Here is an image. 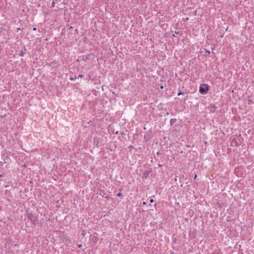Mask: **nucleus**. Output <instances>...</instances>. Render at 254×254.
<instances>
[{
	"label": "nucleus",
	"mask_w": 254,
	"mask_h": 254,
	"mask_svg": "<svg viewBox=\"0 0 254 254\" xmlns=\"http://www.w3.org/2000/svg\"><path fill=\"white\" fill-rule=\"evenodd\" d=\"M76 78H77L76 76H74L73 77H70L69 79L71 81H73V80H75Z\"/></svg>",
	"instance_id": "nucleus-10"
},
{
	"label": "nucleus",
	"mask_w": 254,
	"mask_h": 254,
	"mask_svg": "<svg viewBox=\"0 0 254 254\" xmlns=\"http://www.w3.org/2000/svg\"><path fill=\"white\" fill-rule=\"evenodd\" d=\"M26 49L24 48L23 49H22V50H21L20 51H19V56L20 57H23L24 56V55L26 53Z\"/></svg>",
	"instance_id": "nucleus-7"
},
{
	"label": "nucleus",
	"mask_w": 254,
	"mask_h": 254,
	"mask_svg": "<svg viewBox=\"0 0 254 254\" xmlns=\"http://www.w3.org/2000/svg\"><path fill=\"white\" fill-rule=\"evenodd\" d=\"M117 195L118 196H119V197H122L123 196V195H122V193L121 192H119Z\"/></svg>",
	"instance_id": "nucleus-13"
},
{
	"label": "nucleus",
	"mask_w": 254,
	"mask_h": 254,
	"mask_svg": "<svg viewBox=\"0 0 254 254\" xmlns=\"http://www.w3.org/2000/svg\"><path fill=\"white\" fill-rule=\"evenodd\" d=\"M154 201V200L153 199L151 198V199H150V203H153Z\"/></svg>",
	"instance_id": "nucleus-17"
},
{
	"label": "nucleus",
	"mask_w": 254,
	"mask_h": 254,
	"mask_svg": "<svg viewBox=\"0 0 254 254\" xmlns=\"http://www.w3.org/2000/svg\"><path fill=\"white\" fill-rule=\"evenodd\" d=\"M177 120L176 119H171L170 121V124L171 126H172L176 122Z\"/></svg>",
	"instance_id": "nucleus-8"
},
{
	"label": "nucleus",
	"mask_w": 254,
	"mask_h": 254,
	"mask_svg": "<svg viewBox=\"0 0 254 254\" xmlns=\"http://www.w3.org/2000/svg\"><path fill=\"white\" fill-rule=\"evenodd\" d=\"M158 85L159 86L160 88L161 89L164 88V85H163V83L162 82L160 84H158Z\"/></svg>",
	"instance_id": "nucleus-11"
},
{
	"label": "nucleus",
	"mask_w": 254,
	"mask_h": 254,
	"mask_svg": "<svg viewBox=\"0 0 254 254\" xmlns=\"http://www.w3.org/2000/svg\"><path fill=\"white\" fill-rule=\"evenodd\" d=\"M3 176L2 175H0V177H2Z\"/></svg>",
	"instance_id": "nucleus-22"
},
{
	"label": "nucleus",
	"mask_w": 254,
	"mask_h": 254,
	"mask_svg": "<svg viewBox=\"0 0 254 254\" xmlns=\"http://www.w3.org/2000/svg\"><path fill=\"white\" fill-rule=\"evenodd\" d=\"M62 240L63 242L66 245L69 244L71 242L69 237L64 234H63Z\"/></svg>",
	"instance_id": "nucleus-4"
},
{
	"label": "nucleus",
	"mask_w": 254,
	"mask_h": 254,
	"mask_svg": "<svg viewBox=\"0 0 254 254\" xmlns=\"http://www.w3.org/2000/svg\"><path fill=\"white\" fill-rule=\"evenodd\" d=\"M209 88L207 84H203L200 85L199 89V92L201 94H206L208 92Z\"/></svg>",
	"instance_id": "nucleus-2"
},
{
	"label": "nucleus",
	"mask_w": 254,
	"mask_h": 254,
	"mask_svg": "<svg viewBox=\"0 0 254 254\" xmlns=\"http://www.w3.org/2000/svg\"><path fill=\"white\" fill-rule=\"evenodd\" d=\"M81 235L83 236H85L86 235V230H82V232H81Z\"/></svg>",
	"instance_id": "nucleus-9"
},
{
	"label": "nucleus",
	"mask_w": 254,
	"mask_h": 254,
	"mask_svg": "<svg viewBox=\"0 0 254 254\" xmlns=\"http://www.w3.org/2000/svg\"><path fill=\"white\" fill-rule=\"evenodd\" d=\"M204 50L205 51V52L207 53L208 55L210 54V52L206 49H204Z\"/></svg>",
	"instance_id": "nucleus-15"
},
{
	"label": "nucleus",
	"mask_w": 254,
	"mask_h": 254,
	"mask_svg": "<svg viewBox=\"0 0 254 254\" xmlns=\"http://www.w3.org/2000/svg\"><path fill=\"white\" fill-rule=\"evenodd\" d=\"M36 30H37L36 28H35V27L33 28V31H36Z\"/></svg>",
	"instance_id": "nucleus-20"
},
{
	"label": "nucleus",
	"mask_w": 254,
	"mask_h": 254,
	"mask_svg": "<svg viewBox=\"0 0 254 254\" xmlns=\"http://www.w3.org/2000/svg\"><path fill=\"white\" fill-rule=\"evenodd\" d=\"M151 170H145L142 174V178L143 179H146L149 177V174L151 173Z\"/></svg>",
	"instance_id": "nucleus-5"
},
{
	"label": "nucleus",
	"mask_w": 254,
	"mask_h": 254,
	"mask_svg": "<svg viewBox=\"0 0 254 254\" xmlns=\"http://www.w3.org/2000/svg\"><path fill=\"white\" fill-rule=\"evenodd\" d=\"M83 59L84 60L85 62L90 63L95 62V57L93 54H91L84 56Z\"/></svg>",
	"instance_id": "nucleus-1"
},
{
	"label": "nucleus",
	"mask_w": 254,
	"mask_h": 254,
	"mask_svg": "<svg viewBox=\"0 0 254 254\" xmlns=\"http://www.w3.org/2000/svg\"><path fill=\"white\" fill-rule=\"evenodd\" d=\"M158 166H159V167H162V165L161 164H158Z\"/></svg>",
	"instance_id": "nucleus-21"
},
{
	"label": "nucleus",
	"mask_w": 254,
	"mask_h": 254,
	"mask_svg": "<svg viewBox=\"0 0 254 254\" xmlns=\"http://www.w3.org/2000/svg\"><path fill=\"white\" fill-rule=\"evenodd\" d=\"M52 7H55V1H52Z\"/></svg>",
	"instance_id": "nucleus-16"
},
{
	"label": "nucleus",
	"mask_w": 254,
	"mask_h": 254,
	"mask_svg": "<svg viewBox=\"0 0 254 254\" xmlns=\"http://www.w3.org/2000/svg\"><path fill=\"white\" fill-rule=\"evenodd\" d=\"M182 95H184V93H183V92H181V91H180L178 92V96H180Z\"/></svg>",
	"instance_id": "nucleus-12"
},
{
	"label": "nucleus",
	"mask_w": 254,
	"mask_h": 254,
	"mask_svg": "<svg viewBox=\"0 0 254 254\" xmlns=\"http://www.w3.org/2000/svg\"><path fill=\"white\" fill-rule=\"evenodd\" d=\"M183 93H184V94H187L188 93V90L185 89L183 91Z\"/></svg>",
	"instance_id": "nucleus-14"
},
{
	"label": "nucleus",
	"mask_w": 254,
	"mask_h": 254,
	"mask_svg": "<svg viewBox=\"0 0 254 254\" xmlns=\"http://www.w3.org/2000/svg\"><path fill=\"white\" fill-rule=\"evenodd\" d=\"M91 242L96 244L99 240V237L96 233H94L93 235H90L89 238Z\"/></svg>",
	"instance_id": "nucleus-3"
},
{
	"label": "nucleus",
	"mask_w": 254,
	"mask_h": 254,
	"mask_svg": "<svg viewBox=\"0 0 254 254\" xmlns=\"http://www.w3.org/2000/svg\"><path fill=\"white\" fill-rule=\"evenodd\" d=\"M82 245L81 244H79V245H78V248H82Z\"/></svg>",
	"instance_id": "nucleus-19"
},
{
	"label": "nucleus",
	"mask_w": 254,
	"mask_h": 254,
	"mask_svg": "<svg viewBox=\"0 0 254 254\" xmlns=\"http://www.w3.org/2000/svg\"><path fill=\"white\" fill-rule=\"evenodd\" d=\"M196 176H197L196 175H195V176H194V178H196Z\"/></svg>",
	"instance_id": "nucleus-23"
},
{
	"label": "nucleus",
	"mask_w": 254,
	"mask_h": 254,
	"mask_svg": "<svg viewBox=\"0 0 254 254\" xmlns=\"http://www.w3.org/2000/svg\"><path fill=\"white\" fill-rule=\"evenodd\" d=\"M143 204H145V202H143Z\"/></svg>",
	"instance_id": "nucleus-25"
},
{
	"label": "nucleus",
	"mask_w": 254,
	"mask_h": 254,
	"mask_svg": "<svg viewBox=\"0 0 254 254\" xmlns=\"http://www.w3.org/2000/svg\"><path fill=\"white\" fill-rule=\"evenodd\" d=\"M211 53H212V54H214V52H213V51L211 52Z\"/></svg>",
	"instance_id": "nucleus-24"
},
{
	"label": "nucleus",
	"mask_w": 254,
	"mask_h": 254,
	"mask_svg": "<svg viewBox=\"0 0 254 254\" xmlns=\"http://www.w3.org/2000/svg\"><path fill=\"white\" fill-rule=\"evenodd\" d=\"M28 218L31 220V221H32L33 223L35 222L36 221V217L32 214L30 213L28 214Z\"/></svg>",
	"instance_id": "nucleus-6"
},
{
	"label": "nucleus",
	"mask_w": 254,
	"mask_h": 254,
	"mask_svg": "<svg viewBox=\"0 0 254 254\" xmlns=\"http://www.w3.org/2000/svg\"><path fill=\"white\" fill-rule=\"evenodd\" d=\"M83 76V75L82 74H79L78 76V78H81Z\"/></svg>",
	"instance_id": "nucleus-18"
}]
</instances>
